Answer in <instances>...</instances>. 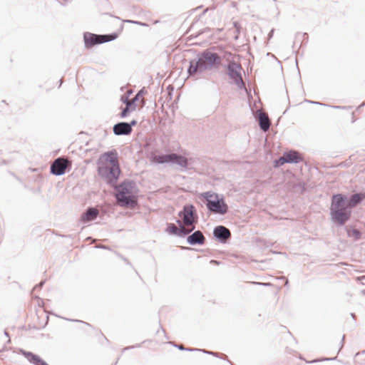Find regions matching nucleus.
Returning a JSON list of instances; mask_svg holds the SVG:
<instances>
[{
    "instance_id": "obj_1",
    "label": "nucleus",
    "mask_w": 365,
    "mask_h": 365,
    "mask_svg": "<svg viewBox=\"0 0 365 365\" xmlns=\"http://www.w3.org/2000/svg\"><path fill=\"white\" fill-rule=\"evenodd\" d=\"M98 174L110 185L117 182L120 170L116 152L105 153L101 157Z\"/></svg>"
},
{
    "instance_id": "obj_2",
    "label": "nucleus",
    "mask_w": 365,
    "mask_h": 365,
    "mask_svg": "<svg viewBox=\"0 0 365 365\" xmlns=\"http://www.w3.org/2000/svg\"><path fill=\"white\" fill-rule=\"evenodd\" d=\"M330 211L331 220L339 225H343L351 216L347 200L341 194L334 195L332 197Z\"/></svg>"
},
{
    "instance_id": "obj_3",
    "label": "nucleus",
    "mask_w": 365,
    "mask_h": 365,
    "mask_svg": "<svg viewBox=\"0 0 365 365\" xmlns=\"http://www.w3.org/2000/svg\"><path fill=\"white\" fill-rule=\"evenodd\" d=\"M115 197L118 205L133 209L138 205V195L130 182H123L117 187Z\"/></svg>"
},
{
    "instance_id": "obj_4",
    "label": "nucleus",
    "mask_w": 365,
    "mask_h": 365,
    "mask_svg": "<svg viewBox=\"0 0 365 365\" xmlns=\"http://www.w3.org/2000/svg\"><path fill=\"white\" fill-rule=\"evenodd\" d=\"M145 93L146 91L141 89L132 99H128V97H122V101L125 103V107L122 109L120 116L125 118L131 112L141 109L145 105L144 96Z\"/></svg>"
},
{
    "instance_id": "obj_5",
    "label": "nucleus",
    "mask_w": 365,
    "mask_h": 365,
    "mask_svg": "<svg viewBox=\"0 0 365 365\" xmlns=\"http://www.w3.org/2000/svg\"><path fill=\"white\" fill-rule=\"evenodd\" d=\"M200 196L207 200V207L210 211L218 214H225L227 212V204L217 194L207 192L200 194Z\"/></svg>"
},
{
    "instance_id": "obj_6",
    "label": "nucleus",
    "mask_w": 365,
    "mask_h": 365,
    "mask_svg": "<svg viewBox=\"0 0 365 365\" xmlns=\"http://www.w3.org/2000/svg\"><path fill=\"white\" fill-rule=\"evenodd\" d=\"M201 69L205 71L220 64V57L215 53L209 51H204L199 57Z\"/></svg>"
},
{
    "instance_id": "obj_7",
    "label": "nucleus",
    "mask_w": 365,
    "mask_h": 365,
    "mask_svg": "<svg viewBox=\"0 0 365 365\" xmlns=\"http://www.w3.org/2000/svg\"><path fill=\"white\" fill-rule=\"evenodd\" d=\"M180 216L186 226H193L194 227L197 221L195 208L191 205H185L183 210L180 213Z\"/></svg>"
},
{
    "instance_id": "obj_8",
    "label": "nucleus",
    "mask_w": 365,
    "mask_h": 365,
    "mask_svg": "<svg viewBox=\"0 0 365 365\" xmlns=\"http://www.w3.org/2000/svg\"><path fill=\"white\" fill-rule=\"evenodd\" d=\"M114 38L115 36H112L96 35L90 33L86 34L84 35V41L86 48H91L94 45L107 42Z\"/></svg>"
},
{
    "instance_id": "obj_9",
    "label": "nucleus",
    "mask_w": 365,
    "mask_h": 365,
    "mask_svg": "<svg viewBox=\"0 0 365 365\" xmlns=\"http://www.w3.org/2000/svg\"><path fill=\"white\" fill-rule=\"evenodd\" d=\"M71 162L63 158L56 159L51 165V173L55 175H61L66 173L68 168H71Z\"/></svg>"
},
{
    "instance_id": "obj_10",
    "label": "nucleus",
    "mask_w": 365,
    "mask_h": 365,
    "mask_svg": "<svg viewBox=\"0 0 365 365\" xmlns=\"http://www.w3.org/2000/svg\"><path fill=\"white\" fill-rule=\"evenodd\" d=\"M302 160L301 155L294 150H291L284 153L283 156L280 157L276 162L275 166L278 167L284 165V163H297Z\"/></svg>"
},
{
    "instance_id": "obj_11",
    "label": "nucleus",
    "mask_w": 365,
    "mask_h": 365,
    "mask_svg": "<svg viewBox=\"0 0 365 365\" xmlns=\"http://www.w3.org/2000/svg\"><path fill=\"white\" fill-rule=\"evenodd\" d=\"M137 124V121L133 120L130 123H119L114 125L113 132L115 135H129L132 132V126H135Z\"/></svg>"
},
{
    "instance_id": "obj_12",
    "label": "nucleus",
    "mask_w": 365,
    "mask_h": 365,
    "mask_svg": "<svg viewBox=\"0 0 365 365\" xmlns=\"http://www.w3.org/2000/svg\"><path fill=\"white\" fill-rule=\"evenodd\" d=\"M186 241L191 246L203 245L205 242V237L200 230H196L187 235Z\"/></svg>"
},
{
    "instance_id": "obj_13",
    "label": "nucleus",
    "mask_w": 365,
    "mask_h": 365,
    "mask_svg": "<svg viewBox=\"0 0 365 365\" xmlns=\"http://www.w3.org/2000/svg\"><path fill=\"white\" fill-rule=\"evenodd\" d=\"M24 357L34 365H49L45 360H43L39 355L34 354L31 351L21 350Z\"/></svg>"
},
{
    "instance_id": "obj_14",
    "label": "nucleus",
    "mask_w": 365,
    "mask_h": 365,
    "mask_svg": "<svg viewBox=\"0 0 365 365\" xmlns=\"http://www.w3.org/2000/svg\"><path fill=\"white\" fill-rule=\"evenodd\" d=\"M24 357L34 365H49L45 360H43L39 355L34 354L31 351L21 350Z\"/></svg>"
},
{
    "instance_id": "obj_15",
    "label": "nucleus",
    "mask_w": 365,
    "mask_h": 365,
    "mask_svg": "<svg viewBox=\"0 0 365 365\" xmlns=\"http://www.w3.org/2000/svg\"><path fill=\"white\" fill-rule=\"evenodd\" d=\"M213 238L220 243L226 244L231 239L230 230H213Z\"/></svg>"
},
{
    "instance_id": "obj_16",
    "label": "nucleus",
    "mask_w": 365,
    "mask_h": 365,
    "mask_svg": "<svg viewBox=\"0 0 365 365\" xmlns=\"http://www.w3.org/2000/svg\"><path fill=\"white\" fill-rule=\"evenodd\" d=\"M240 71H241V67L235 63H231L228 66L229 76L236 83H239V82L242 81Z\"/></svg>"
},
{
    "instance_id": "obj_17",
    "label": "nucleus",
    "mask_w": 365,
    "mask_h": 365,
    "mask_svg": "<svg viewBox=\"0 0 365 365\" xmlns=\"http://www.w3.org/2000/svg\"><path fill=\"white\" fill-rule=\"evenodd\" d=\"M168 163H175L182 168H186L188 165V159L176 153L168 154Z\"/></svg>"
},
{
    "instance_id": "obj_18",
    "label": "nucleus",
    "mask_w": 365,
    "mask_h": 365,
    "mask_svg": "<svg viewBox=\"0 0 365 365\" xmlns=\"http://www.w3.org/2000/svg\"><path fill=\"white\" fill-rule=\"evenodd\" d=\"M258 121L259 127L262 130L267 131L269 130L271 123L267 113L264 112H259L258 114Z\"/></svg>"
},
{
    "instance_id": "obj_19",
    "label": "nucleus",
    "mask_w": 365,
    "mask_h": 365,
    "mask_svg": "<svg viewBox=\"0 0 365 365\" xmlns=\"http://www.w3.org/2000/svg\"><path fill=\"white\" fill-rule=\"evenodd\" d=\"M99 212L98 210L96 208H89L86 212H85L82 217L81 220L83 222H90L96 218L98 216Z\"/></svg>"
},
{
    "instance_id": "obj_20",
    "label": "nucleus",
    "mask_w": 365,
    "mask_h": 365,
    "mask_svg": "<svg viewBox=\"0 0 365 365\" xmlns=\"http://www.w3.org/2000/svg\"><path fill=\"white\" fill-rule=\"evenodd\" d=\"M194 230H165V232L169 236H176L178 237L183 238L185 237H187V235L191 233Z\"/></svg>"
},
{
    "instance_id": "obj_21",
    "label": "nucleus",
    "mask_w": 365,
    "mask_h": 365,
    "mask_svg": "<svg viewBox=\"0 0 365 365\" xmlns=\"http://www.w3.org/2000/svg\"><path fill=\"white\" fill-rule=\"evenodd\" d=\"M364 198H365V194H363V193L354 194L351 196L349 201L347 200V205L351 209V207L356 206L358 203H359Z\"/></svg>"
},
{
    "instance_id": "obj_22",
    "label": "nucleus",
    "mask_w": 365,
    "mask_h": 365,
    "mask_svg": "<svg viewBox=\"0 0 365 365\" xmlns=\"http://www.w3.org/2000/svg\"><path fill=\"white\" fill-rule=\"evenodd\" d=\"M201 352L208 354V355L214 356L215 357L220 358V359L226 360L230 365H235L233 364V362H232L230 359H228L227 356L225 354H221L219 352H215V351H208L206 349H201Z\"/></svg>"
},
{
    "instance_id": "obj_23",
    "label": "nucleus",
    "mask_w": 365,
    "mask_h": 365,
    "mask_svg": "<svg viewBox=\"0 0 365 365\" xmlns=\"http://www.w3.org/2000/svg\"><path fill=\"white\" fill-rule=\"evenodd\" d=\"M150 160L154 163H168V154L167 155H153Z\"/></svg>"
},
{
    "instance_id": "obj_24",
    "label": "nucleus",
    "mask_w": 365,
    "mask_h": 365,
    "mask_svg": "<svg viewBox=\"0 0 365 365\" xmlns=\"http://www.w3.org/2000/svg\"><path fill=\"white\" fill-rule=\"evenodd\" d=\"M198 71H203V69H201V66H200L199 61L197 60V61H191L190 67L188 68L189 74L190 75H194Z\"/></svg>"
},
{
    "instance_id": "obj_25",
    "label": "nucleus",
    "mask_w": 365,
    "mask_h": 365,
    "mask_svg": "<svg viewBox=\"0 0 365 365\" xmlns=\"http://www.w3.org/2000/svg\"><path fill=\"white\" fill-rule=\"evenodd\" d=\"M255 242L257 244V246L260 248H267L273 246L274 245L273 242L267 241L265 239H262L261 237H256Z\"/></svg>"
},
{
    "instance_id": "obj_26",
    "label": "nucleus",
    "mask_w": 365,
    "mask_h": 365,
    "mask_svg": "<svg viewBox=\"0 0 365 365\" xmlns=\"http://www.w3.org/2000/svg\"><path fill=\"white\" fill-rule=\"evenodd\" d=\"M346 235L349 237H352L354 241H357L361 239L362 233L361 230H345Z\"/></svg>"
},
{
    "instance_id": "obj_27",
    "label": "nucleus",
    "mask_w": 365,
    "mask_h": 365,
    "mask_svg": "<svg viewBox=\"0 0 365 365\" xmlns=\"http://www.w3.org/2000/svg\"><path fill=\"white\" fill-rule=\"evenodd\" d=\"M169 344H172L173 346L178 348L179 350L181 351H201V349L197 348H186L182 344H177L173 341L169 342Z\"/></svg>"
},
{
    "instance_id": "obj_28",
    "label": "nucleus",
    "mask_w": 365,
    "mask_h": 365,
    "mask_svg": "<svg viewBox=\"0 0 365 365\" xmlns=\"http://www.w3.org/2000/svg\"><path fill=\"white\" fill-rule=\"evenodd\" d=\"M335 359H336V357L315 359L309 361V363L313 364V363H317V362L324 361H332V360H335Z\"/></svg>"
},
{
    "instance_id": "obj_29",
    "label": "nucleus",
    "mask_w": 365,
    "mask_h": 365,
    "mask_svg": "<svg viewBox=\"0 0 365 365\" xmlns=\"http://www.w3.org/2000/svg\"><path fill=\"white\" fill-rule=\"evenodd\" d=\"M115 254L116 255L120 258L122 260H123L127 264L130 265V266H132L131 263L130 262V261L128 259V258H126L125 257L123 256L121 254L115 252Z\"/></svg>"
},
{
    "instance_id": "obj_30",
    "label": "nucleus",
    "mask_w": 365,
    "mask_h": 365,
    "mask_svg": "<svg viewBox=\"0 0 365 365\" xmlns=\"http://www.w3.org/2000/svg\"><path fill=\"white\" fill-rule=\"evenodd\" d=\"M45 282L46 280L41 281L38 284L35 285V287L33 288V291H35L36 289H41L43 287Z\"/></svg>"
},
{
    "instance_id": "obj_31",
    "label": "nucleus",
    "mask_w": 365,
    "mask_h": 365,
    "mask_svg": "<svg viewBox=\"0 0 365 365\" xmlns=\"http://www.w3.org/2000/svg\"><path fill=\"white\" fill-rule=\"evenodd\" d=\"M140 346H141V344H137L135 345L128 346L123 348V351H125L130 350L132 349L138 348V347H140Z\"/></svg>"
},
{
    "instance_id": "obj_32",
    "label": "nucleus",
    "mask_w": 365,
    "mask_h": 365,
    "mask_svg": "<svg viewBox=\"0 0 365 365\" xmlns=\"http://www.w3.org/2000/svg\"><path fill=\"white\" fill-rule=\"evenodd\" d=\"M66 320H68V321H72V322H80V323H83V324H85L86 325L88 326V327H92L91 324H90L88 322H85L83 321H81V320H78V319H66V318H64Z\"/></svg>"
},
{
    "instance_id": "obj_33",
    "label": "nucleus",
    "mask_w": 365,
    "mask_h": 365,
    "mask_svg": "<svg viewBox=\"0 0 365 365\" xmlns=\"http://www.w3.org/2000/svg\"><path fill=\"white\" fill-rule=\"evenodd\" d=\"M253 284H258L259 286H264V287H267V286H270L271 284L270 283H267V282H252Z\"/></svg>"
},
{
    "instance_id": "obj_34",
    "label": "nucleus",
    "mask_w": 365,
    "mask_h": 365,
    "mask_svg": "<svg viewBox=\"0 0 365 365\" xmlns=\"http://www.w3.org/2000/svg\"><path fill=\"white\" fill-rule=\"evenodd\" d=\"M210 263L214 265H220L222 263V262L216 259H211Z\"/></svg>"
},
{
    "instance_id": "obj_35",
    "label": "nucleus",
    "mask_w": 365,
    "mask_h": 365,
    "mask_svg": "<svg viewBox=\"0 0 365 365\" xmlns=\"http://www.w3.org/2000/svg\"><path fill=\"white\" fill-rule=\"evenodd\" d=\"M95 247L96 248L103 249V250H110V248L108 246H106V245H98V246H96Z\"/></svg>"
},
{
    "instance_id": "obj_36",
    "label": "nucleus",
    "mask_w": 365,
    "mask_h": 365,
    "mask_svg": "<svg viewBox=\"0 0 365 365\" xmlns=\"http://www.w3.org/2000/svg\"><path fill=\"white\" fill-rule=\"evenodd\" d=\"M36 297L38 299V305L43 307L44 305L43 299L38 297Z\"/></svg>"
},
{
    "instance_id": "obj_37",
    "label": "nucleus",
    "mask_w": 365,
    "mask_h": 365,
    "mask_svg": "<svg viewBox=\"0 0 365 365\" xmlns=\"http://www.w3.org/2000/svg\"><path fill=\"white\" fill-rule=\"evenodd\" d=\"M28 329H38L39 328L36 327V326H31V324H29L28 326Z\"/></svg>"
},
{
    "instance_id": "obj_38",
    "label": "nucleus",
    "mask_w": 365,
    "mask_h": 365,
    "mask_svg": "<svg viewBox=\"0 0 365 365\" xmlns=\"http://www.w3.org/2000/svg\"><path fill=\"white\" fill-rule=\"evenodd\" d=\"M344 339H345V336L344 335V336H342V339H341V347H340L339 350H340V349L343 347V346H344Z\"/></svg>"
},
{
    "instance_id": "obj_39",
    "label": "nucleus",
    "mask_w": 365,
    "mask_h": 365,
    "mask_svg": "<svg viewBox=\"0 0 365 365\" xmlns=\"http://www.w3.org/2000/svg\"><path fill=\"white\" fill-rule=\"evenodd\" d=\"M351 317L354 320H356V315L354 313H351Z\"/></svg>"
},
{
    "instance_id": "obj_40",
    "label": "nucleus",
    "mask_w": 365,
    "mask_h": 365,
    "mask_svg": "<svg viewBox=\"0 0 365 365\" xmlns=\"http://www.w3.org/2000/svg\"><path fill=\"white\" fill-rule=\"evenodd\" d=\"M4 335L9 338V334L6 330H4Z\"/></svg>"
},
{
    "instance_id": "obj_41",
    "label": "nucleus",
    "mask_w": 365,
    "mask_h": 365,
    "mask_svg": "<svg viewBox=\"0 0 365 365\" xmlns=\"http://www.w3.org/2000/svg\"><path fill=\"white\" fill-rule=\"evenodd\" d=\"M53 234H55L56 235H58V236H61V237H64L65 235H61V234H58L57 232H53Z\"/></svg>"
},
{
    "instance_id": "obj_42",
    "label": "nucleus",
    "mask_w": 365,
    "mask_h": 365,
    "mask_svg": "<svg viewBox=\"0 0 365 365\" xmlns=\"http://www.w3.org/2000/svg\"><path fill=\"white\" fill-rule=\"evenodd\" d=\"M271 252L274 254H282V252H276V251H272V250Z\"/></svg>"
},
{
    "instance_id": "obj_43",
    "label": "nucleus",
    "mask_w": 365,
    "mask_h": 365,
    "mask_svg": "<svg viewBox=\"0 0 365 365\" xmlns=\"http://www.w3.org/2000/svg\"><path fill=\"white\" fill-rule=\"evenodd\" d=\"M48 321V317L47 316V317H46V323H45V324H44L43 327L47 324Z\"/></svg>"
},
{
    "instance_id": "obj_44",
    "label": "nucleus",
    "mask_w": 365,
    "mask_h": 365,
    "mask_svg": "<svg viewBox=\"0 0 365 365\" xmlns=\"http://www.w3.org/2000/svg\"><path fill=\"white\" fill-rule=\"evenodd\" d=\"M216 228L222 229V228H225V227L224 226L220 225V226L217 227Z\"/></svg>"
},
{
    "instance_id": "obj_45",
    "label": "nucleus",
    "mask_w": 365,
    "mask_h": 365,
    "mask_svg": "<svg viewBox=\"0 0 365 365\" xmlns=\"http://www.w3.org/2000/svg\"><path fill=\"white\" fill-rule=\"evenodd\" d=\"M183 249H184V250H191V248H190V247H185Z\"/></svg>"
},
{
    "instance_id": "obj_46",
    "label": "nucleus",
    "mask_w": 365,
    "mask_h": 365,
    "mask_svg": "<svg viewBox=\"0 0 365 365\" xmlns=\"http://www.w3.org/2000/svg\"><path fill=\"white\" fill-rule=\"evenodd\" d=\"M104 338H105V340L106 341V342H107L108 344H109V343H110L109 340H108L106 336H104Z\"/></svg>"
},
{
    "instance_id": "obj_47",
    "label": "nucleus",
    "mask_w": 365,
    "mask_h": 365,
    "mask_svg": "<svg viewBox=\"0 0 365 365\" xmlns=\"http://www.w3.org/2000/svg\"><path fill=\"white\" fill-rule=\"evenodd\" d=\"M361 294H364V295L365 294V289H363V290L361 291Z\"/></svg>"
},
{
    "instance_id": "obj_48",
    "label": "nucleus",
    "mask_w": 365,
    "mask_h": 365,
    "mask_svg": "<svg viewBox=\"0 0 365 365\" xmlns=\"http://www.w3.org/2000/svg\"><path fill=\"white\" fill-rule=\"evenodd\" d=\"M361 354H365V350L362 351Z\"/></svg>"
},
{
    "instance_id": "obj_49",
    "label": "nucleus",
    "mask_w": 365,
    "mask_h": 365,
    "mask_svg": "<svg viewBox=\"0 0 365 365\" xmlns=\"http://www.w3.org/2000/svg\"><path fill=\"white\" fill-rule=\"evenodd\" d=\"M171 228L175 229L177 227L175 226H173Z\"/></svg>"
},
{
    "instance_id": "obj_50",
    "label": "nucleus",
    "mask_w": 365,
    "mask_h": 365,
    "mask_svg": "<svg viewBox=\"0 0 365 365\" xmlns=\"http://www.w3.org/2000/svg\"><path fill=\"white\" fill-rule=\"evenodd\" d=\"M1 352V351L0 350V353Z\"/></svg>"
}]
</instances>
